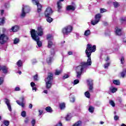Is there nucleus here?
<instances>
[{
    "label": "nucleus",
    "mask_w": 126,
    "mask_h": 126,
    "mask_svg": "<svg viewBox=\"0 0 126 126\" xmlns=\"http://www.w3.org/2000/svg\"><path fill=\"white\" fill-rule=\"evenodd\" d=\"M80 64L81 65L77 66L75 69L77 78H80L81 75H82V73H83L84 68H85L86 66L91 65V64H92V62H83L80 63Z\"/></svg>",
    "instance_id": "nucleus-1"
},
{
    "label": "nucleus",
    "mask_w": 126,
    "mask_h": 126,
    "mask_svg": "<svg viewBox=\"0 0 126 126\" xmlns=\"http://www.w3.org/2000/svg\"><path fill=\"white\" fill-rule=\"evenodd\" d=\"M96 51V45H93L91 44H88L87 45V48L85 50L86 55L88 58V62L91 61V54L92 53L95 52Z\"/></svg>",
    "instance_id": "nucleus-2"
},
{
    "label": "nucleus",
    "mask_w": 126,
    "mask_h": 126,
    "mask_svg": "<svg viewBox=\"0 0 126 126\" xmlns=\"http://www.w3.org/2000/svg\"><path fill=\"white\" fill-rule=\"evenodd\" d=\"M53 80H54V74L52 72H49L47 77L45 79L46 89L51 88L53 85Z\"/></svg>",
    "instance_id": "nucleus-3"
},
{
    "label": "nucleus",
    "mask_w": 126,
    "mask_h": 126,
    "mask_svg": "<svg viewBox=\"0 0 126 126\" xmlns=\"http://www.w3.org/2000/svg\"><path fill=\"white\" fill-rule=\"evenodd\" d=\"M31 34L32 39L36 42L38 47H42L43 43L40 41V37L35 34V30L32 29L31 31Z\"/></svg>",
    "instance_id": "nucleus-4"
},
{
    "label": "nucleus",
    "mask_w": 126,
    "mask_h": 126,
    "mask_svg": "<svg viewBox=\"0 0 126 126\" xmlns=\"http://www.w3.org/2000/svg\"><path fill=\"white\" fill-rule=\"evenodd\" d=\"M73 28L71 26H67L62 29V32L63 35H68L71 33Z\"/></svg>",
    "instance_id": "nucleus-5"
},
{
    "label": "nucleus",
    "mask_w": 126,
    "mask_h": 126,
    "mask_svg": "<svg viewBox=\"0 0 126 126\" xmlns=\"http://www.w3.org/2000/svg\"><path fill=\"white\" fill-rule=\"evenodd\" d=\"M9 38L7 35L4 33L1 34L0 35V45H4L6 43H7Z\"/></svg>",
    "instance_id": "nucleus-6"
},
{
    "label": "nucleus",
    "mask_w": 126,
    "mask_h": 126,
    "mask_svg": "<svg viewBox=\"0 0 126 126\" xmlns=\"http://www.w3.org/2000/svg\"><path fill=\"white\" fill-rule=\"evenodd\" d=\"M101 18H102V15L100 13L96 14L94 17L95 20L91 21V24L92 25H96V24L99 23Z\"/></svg>",
    "instance_id": "nucleus-7"
},
{
    "label": "nucleus",
    "mask_w": 126,
    "mask_h": 126,
    "mask_svg": "<svg viewBox=\"0 0 126 126\" xmlns=\"http://www.w3.org/2000/svg\"><path fill=\"white\" fill-rule=\"evenodd\" d=\"M32 2L34 3L35 5H37V11L38 13H40V12L42 11V8L43 7V6L41 3H40V2H39V0H32Z\"/></svg>",
    "instance_id": "nucleus-8"
},
{
    "label": "nucleus",
    "mask_w": 126,
    "mask_h": 126,
    "mask_svg": "<svg viewBox=\"0 0 126 126\" xmlns=\"http://www.w3.org/2000/svg\"><path fill=\"white\" fill-rule=\"evenodd\" d=\"M34 34L35 35H37L39 37V36H41L44 35V32L43 31V28H42V27H38L37 28V31H35L34 30Z\"/></svg>",
    "instance_id": "nucleus-9"
},
{
    "label": "nucleus",
    "mask_w": 126,
    "mask_h": 126,
    "mask_svg": "<svg viewBox=\"0 0 126 126\" xmlns=\"http://www.w3.org/2000/svg\"><path fill=\"white\" fill-rule=\"evenodd\" d=\"M53 14V10L51 7H47L44 12V15L45 17L51 16Z\"/></svg>",
    "instance_id": "nucleus-10"
},
{
    "label": "nucleus",
    "mask_w": 126,
    "mask_h": 126,
    "mask_svg": "<svg viewBox=\"0 0 126 126\" xmlns=\"http://www.w3.org/2000/svg\"><path fill=\"white\" fill-rule=\"evenodd\" d=\"M88 86H89V90L90 92H93V81L92 80H87Z\"/></svg>",
    "instance_id": "nucleus-11"
},
{
    "label": "nucleus",
    "mask_w": 126,
    "mask_h": 126,
    "mask_svg": "<svg viewBox=\"0 0 126 126\" xmlns=\"http://www.w3.org/2000/svg\"><path fill=\"white\" fill-rule=\"evenodd\" d=\"M21 100V103H20V101L19 100H16V102L19 105V106H21L22 108H24L25 107V104H24V100H25V97L24 96H22L20 98Z\"/></svg>",
    "instance_id": "nucleus-12"
},
{
    "label": "nucleus",
    "mask_w": 126,
    "mask_h": 126,
    "mask_svg": "<svg viewBox=\"0 0 126 126\" xmlns=\"http://www.w3.org/2000/svg\"><path fill=\"white\" fill-rule=\"evenodd\" d=\"M1 70L4 74H7L8 73V68L5 65H0V71Z\"/></svg>",
    "instance_id": "nucleus-13"
},
{
    "label": "nucleus",
    "mask_w": 126,
    "mask_h": 126,
    "mask_svg": "<svg viewBox=\"0 0 126 126\" xmlns=\"http://www.w3.org/2000/svg\"><path fill=\"white\" fill-rule=\"evenodd\" d=\"M4 102L7 106V108H8L9 111L11 112V105H10V102L9 101V99H7V98H5Z\"/></svg>",
    "instance_id": "nucleus-14"
},
{
    "label": "nucleus",
    "mask_w": 126,
    "mask_h": 126,
    "mask_svg": "<svg viewBox=\"0 0 126 126\" xmlns=\"http://www.w3.org/2000/svg\"><path fill=\"white\" fill-rule=\"evenodd\" d=\"M66 10H67V11H70V10H71V11H74V10H75V7L71 5H67L66 8Z\"/></svg>",
    "instance_id": "nucleus-15"
},
{
    "label": "nucleus",
    "mask_w": 126,
    "mask_h": 126,
    "mask_svg": "<svg viewBox=\"0 0 126 126\" xmlns=\"http://www.w3.org/2000/svg\"><path fill=\"white\" fill-rule=\"evenodd\" d=\"M115 34L118 36H121L122 35V29H119L118 27H116L115 28Z\"/></svg>",
    "instance_id": "nucleus-16"
},
{
    "label": "nucleus",
    "mask_w": 126,
    "mask_h": 126,
    "mask_svg": "<svg viewBox=\"0 0 126 126\" xmlns=\"http://www.w3.org/2000/svg\"><path fill=\"white\" fill-rule=\"evenodd\" d=\"M19 30V26L15 25L10 29V32H17Z\"/></svg>",
    "instance_id": "nucleus-17"
},
{
    "label": "nucleus",
    "mask_w": 126,
    "mask_h": 126,
    "mask_svg": "<svg viewBox=\"0 0 126 126\" xmlns=\"http://www.w3.org/2000/svg\"><path fill=\"white\" fill-rule=\"evenodd\" d=\"M27 9H28V10H30L29 7L26 6V7H25V8L23 7L21 16H22L23 17H24V16H25V15H26V13H25V11H26V10H27Z\"/></svg>",
    "instance_id": "nucleus-18"
},
{
    "label": "nucleus",
    "mask_w": 126,
    "mask_h": 126,
    "mask_svg": "<svg viewBox=\"0 0 126 126\" xmlns=\"http://www.w3.org/2000/svg\"><path fill=\"white\" fill-rule=\"evenodd\" d=\"M57 4L58 11V12H61V9H62V7H63L62 2L58 1Z\"/></svg>",
    "instance_id": "nucleus-19"
},
{
    "label": "nucleus",
    "mask_w": 126,
    "mask_h": 126,
    "mask_svg": "<svg viewBox=\"0 0 126 126\" xmlns=\"http://www.w3.org/2000/svg\"><path fill=\"white\" fill-rule=\"evenodd\" d=\"M72 126H82V121L79 120L75 123Z\"/></svg>",
    "instance_id": "nucleus-20"
},
{
    "label": "nucleus",
    "mask_w": 126,
    "mask_h": 126,
    "mask_svg": "<svg viewBox=\"0 0 126 126\" xmlns=\"http://www.w3.org/2000/svg\"><path fill=\"white\" fill-rule=\"evenodd\" d=\"M120 23L123 24V23H126V17L124 16L120 18Z\"/></svg>",
    "instance_id": "nucleus-21"
},
{
    "label": "nucleus",
    "mask_w": 126,
    "mask_h": 126,
    "mask_svg": "<svg viewBox=\"0 0 126 126\" xmlns=\"http://www.w3.org/2000/svg\"><path fill=\"white\" fill-rule=\"evenodd\" d=\"M65 119L67 122H68L71 120V114L70 113L67 114L66 116L65 117Z\"/></svg>",
    "instance_id": "nucleus-22"
},
{
    "label": "nucleus",
    "mask_w": 126,
    "mask_h": 126,
    "mask_svg": "<svg viewBox=\"0 0 126 126\" xmlns=\"http://www.w3.org/2000/svg\"><path fill=\"white\" fill-rule=\"evenodd\" d=\"M45 110L48 113H52L53 112V109L51 106H48L45 108Z\"/></svg>",
    "instance_id": "nucleus-23"
},
{
    "label": "nucleus",
    "mask_w": 126,
    "mask_h": 126,
    "mask_svg": "<svg viewBox=\"0 0 126 126\" xmlns=\"http://www.w3.org/2000/svg\"><path fill=\"white\" fill-rule=\"evenodd\" d=\"M110 91H111V93H116L118 91V88L115 87L110 88Z\"/></svg>",
    "instance_id": "nucleus-24"
},
{
    "label": "nucleus",
    "mask_w": 126,
    "mask_h": 126,
    "mask_svg": "<svg viewBox=\"0 0 126 126\" xmlns=\"http://www.w3.org/2000/svg\"><path fill=\"white\" fill-rule=\"evenodd\" d=\"M59 107L61 110H63L65 108V103L64 102L61 103L59 104Z\"/></svg>",
    "instance_id": "nucleus-25"
},
{
    "label": "nucleus",
    "mask_w": 126,
    "mask_h": 126,
    "mask_svg": "<svg viewBox=\"0 0 126 126\" xmlns=\"http://www.w3.org/2000/svg\"><path fill=\"white\" fill-rule=\"evenodd\" d=\"M120 74L121 75V77H123L124 78V77H125V76H126V68L125 69H124L123 71L120 73Z\"/></svg>",
    "instance_id": "nucleus-26"
},
{
    "label": "nucleus",
    "mask_w": 126,
    "mask_h": 126,
    "mask_svg": "<svg viewBox=\"0 0 126 126\" xmlns=\"http://www.w3.org/2000/svg\"><path fill=\"white\" fill-rule=\"evenodd\" d=\"M113 83L115 85H120L121 82H120V80H114L113 81Z\"/></svg>",
    "instance_id": "nucleus-27"
},
{
    "label": "nucleus",
    "mask_w": 126,
    "mask_h": 126,
    "mask_svg": "<svg viewBox=\"0 0 126 126\" xmlns=\"http://www.w3.org/2000/svg\"><path fill=\"white\" fill-rule=\"evenodd\" d=\"M17 65H18V66L19 67H21L22 66V64H23V63H22V61L21 60H19L17 63H16Z\"/></svg>",
    "instance_id": "nucleus-28"
},
{
    "label": "nucleus",
    "mask_w": 126,
    "mask_h": 126,
    "mask_svg": "<svg viewBox=\"0 0 126 126\" xmlns=\"http://www.w3.org/2000/svg\"><path fill=\"white\" fill-rule=\"evenodd\" d=\"M52 60H53V57H48L46 59V62L48 63V64H50L51 63H52Z\"/></svg>",
    "instance_id": "nucleus-29"
},
{
    "label": "nucleus",
    "mask_w": 126,
    "mask_h": 126,
    "mask_svg": "<svg viewBox=\"0 0 126 126\" xmlns=\"http://www.w3.org/2000/svg\"><path fill=\"white\" fill-rule=\"evenodd\" d=\"M5 18L3 17L2 18H0V25H2V24H4L5 21Z\"/></svg>",
    "instance_id": "nucleus-30"
},
{
    "label": "nucleus",
    "mask_w": 126,
    "mask_h": 126,
    "mask_svg": "<svg viewBox=\"0 0 126 126\" xmlns=\"http://www.w3.org/2000/svg\"><path fill=\"white\" fill-rule=\"evenodd\" d=\"M45 17L46 18V20L47 22H49V23H51V22H53V18H51L50 16Z\"/></svg>",
    "instance_id": "nucleus-31"
},
{
    "label": "nucleus",
    "mask_w": 126,
    "mask_h": 126,
    "mask_svg": "<svg viewBox=\"0 0 126 126\" xmlns=\"http://www.w3.org/2000/svg\"><path fill=\"white\" fill-rule=\"evenodd\" d=\"M90 34H91V32H90V31L89 30L85 31V32H84L85 36H89V35H90Z\"/></svg>",
    "instance_id": "nucleus-32"
},
{
    "label": "nucleus",
    "mask_w": 126,
    "mask_h": 126,
    "mask_svg": "<svg viewBox=\"0 0 126 126\" xmlns=\"http://www.w3.org/2000/svg\"><path fill=\"white\" fill-rule=\"evenodd\" d=\"M3 124L4 126H9V121L8 120H4L3 121Z\"/></svg>",
    "instance_id": "nucleus-33"
},
{
    "label": "nucleus",
    "mask_w": 126,
    "mask_h": 126,
    "mask_svg": "<svg viewBox=\"0 0 126 126\" xmlns=\"http://www.w3.org/2000/svg\"><path fill=\"white\" fill-rule=\"evenodd\" d=\"M89 112L90 113H94V107L93 106H90L89 107Z\"/></svg>",
    "instance_id": "nucleus-34"
},
{
    "label": "nucleus",
    "mask_w": 126,
    "mask_h": 126,
    "mask_svg": "<svg viewBox=\"0 0 126 126\" xmlns=\"http://www.w3.org/2000/svg\"><path fill=\"white\" fill-rule=\"evenodd\" d=\"M113 5L115 8H117V7L120 6V4L118 2H113Z\"/></svg>",
    "instance_id": "nucleus-35"
},
{
    "label": "nucleus",
    "mask_w": 126,
    "mask_h": 126,
    "mask_svg": "<svg viewBox=\"0 0 126 126\" xmlns=\"http://www.w3.org/2000/svg\"><path fill=\"white\" fill-rule=\"evenodd\" d=\"M52 46H53V42L50 40H49L48 44V48H52Z\"/></svg>",
    "instance_id": "nucleus-36"
},
{
    "label": "nucleus",
    "mask_w": 126,
    "mask_h": 126,
    "mask_svg": "<svg viewBox=\"0 0 126 126\" xmlns=\"http://www.w3.org/2000/svg\"><path fill=\"white\" fill-rule=\"evenodd\" d=\"M85 95L87 98H90V93L89 92L87 91L85 93Z\"/></svg>",
    "instance_id": "nucleus-37"
},
{
    "label": "nucleus",
    "mask_w": 126,
    "mask_h": 126,
    "mask_svg": "<svg viewBox=\"0 0 126 126\" xmlns=\"http://www.w3.org/2000/svg\"><path fill=\"white\" fill-rule=\"evenodd\" d=\"M104 12H107V9L104 8H101L100 9V13H104Z\"/></svg>",
    "instance_id": "nucleus-38"
},
{
    "label": "nucleus",
    "mask_w": 126,
    "mask_h": 126,
    "mask_svg": "<svg viewBox=\"0 0 126 126\" xmlns=\"http://www.w3.org/2000/svg\"><path fill=\"white\" fill-rule=\"evenodd\" d=\"M33 79L34 81H38L39 80V79H38V74H35L33 76Z\"/></svg>",
    "instance_id": "nucleus-39"
},
{
    "label": "nucleus",
    "mask_w": 126,
    "mask_h": 126,
    "mask_svg": "<svg viewBox=\"0 0 126 126\" xmlns=\"http://www.w3.org/2000/svg\"><path fill=\"white\" fill-rule=\"evenodd\" d=\"M109 104L112 106V107H115V106H116V104H115V102L113 100H110Z\"/></svg>",
    "instance_id": "nucleus-40"
},
{
    "label": "nucleus",
    "mask_w": 126,
    "mask_h": 126,
    "mask_svg": "<svg viewBox=\"0 0 126 126\" xmlns=\"http://www.w3.org/2000/svg\"><path fill=\"white\" fill-rule=\"evenodd\" d=\"M21 116L23 118H25L26 117V111H23L21 112Z\"/></svg>",
    "instance_id": "nucleus-41"
},
{
    "label": "nucleus",
    "mask_w": 126,
    "mask_h": 126,
    "mask_svg": "<svg viewBox=\"0 0 126 126\" xmlns=\"http://www.w3.org/2000/svg\"><path fill=\"white\" fill-rule=\"evenodd\" d=\"M18 43H19V39L18 38H15L14 40V44L15 45H16V44H18Z\"/></svg>",
    "instance_id": "nucleus-42"
},
{
    "label": "nucleus",
    "mask_w": 126,
    "mask_h": 126,
    "mask_svg": "<svg viewBox=\"0 0 126 126\" xmlns=\"http://www.w3.org/2000/svg\"><path fill=\"white\" fill-rule=\"evenodd\" d=\"M120 61L122 64H124V63H125V58L123 56L121 57Z\"/></svg>",
    "instance_id": "nucleus-43"
},
{
    "label": "nucleus",
    "mask_w": 126,
    "mask_h": 126,
    "mask_svg": "<svg viewBox=\"0 0 126 126\" xmlns=\"http://www.w3.org/2000/svg\"><path fill=\"white\" fill-rule=\"evenodd\" d=\"M78 83H79V80L76 79V80H74V82H73L74 85H76V84H78Z\"/></svg>",
    "instance_id": "nucleus-44"
},
{
    "label": "nucleus",
    "mask_w": 126,
    "mask_h": 126,
    "mask_svg": "<svg viewBox=\"0 0 126 126\" xmlns=\"http://www.w3.org/2000/svg\"><path fill=\"white\" fill-rule=\"evenodd\" d=\"M25 124H28L29 123V118L28 117H26L24 120Z\"/></svg>",
    "instance_id": "nucleus-45"
},
{
    "label": "nucleus",
    "mask_w": 126,
    "mask_h": 126,
    "mask_svg": "<svg viewBox=\"0 0 126 126\" xmlns=\"http://www.w3.org/2000/svg\"><path fill=\"white\" fill-rule=\"evenodd\" d=\"M110 66V63H107L104 64V68H108L109 66Z\"/></svg>",
    "instance_id": "nucleus-46"
},
{
    "label": "nucleus",
    "mask_w": 126,
    "mask_h": 126,
    "mask_svg": "<svg viewBox=\"0 0 126 126\" xmlns=\"http://www.w3.org/2000/svg\"><path fill=\"white\" fill-rule=\"evenodd\" d=\"M69 77V75L68 74H65L64 76H63V79H66V78H68Z\"/></svg>",
    "instance_id": "nucleus-47"
},
{
    "label": "nucleus",
    "mask_w": 126,
    "mask_h": 126,
    "mask_svg": "<svg viewBox=\"0 0 126 126\" xmlns=\"http://www.w3.org/2000/svg\"><path fill=\"white\" fill-rule=\"evenodd\" d=\"M62 72L61 71L56 70L55 72V75H60Z\"/></svg>",
    "instance_id": "nucleus-48"
},
{
    "label": "nucleus",
    "mask_w": 126,
    "mask_h": 126,
    "mask_svg": "<svg viewBox=\"0 0 126 126\" xmlns=\"http://www.w3.org/2000/svg\"><path fill=\"white\" fill-rule=\"evenodd\" d=\"M3 78L2 77H0V85H1V84H2V83H3Z\"/></svg>",
    "instance_id": "nucleus-49"
},
{
    "label": "nucleus",
    "mask_w": 126,
    "mask_h": 126,
    "mask_svg": "<svg viewBox=\"0 0 126 126\" xmlns=\"http://www.w3.org/2000/svg\"><path fill=\"white\" fill-rule=\"evenodd\" d=\"M31 86L32 87H34L35 86H36V84H35V83H34L33 82H32L31 83Z\"/></svg>",
    "instance_id": "nucleus-50"
},
{
    "label": "nucleus",
    "mask_w": 126,
    "mask_h": 126,
    "mask_svg": "<svg viewBox=\"0 0 126 126\" xmlns=\"http://www.w3.org/2000/svg\"><path fill=\"white\" fill-rule=\"evenodd\" d=\"M35 124H36V121L35 119H33L32 121V126H35Z\"/></svg>",
    "instance_id": "nucleus-51"
},
{
    "label": "nucleus",
    "mask_w": 126,
    "mask_h": 126,
    "mask_svg": "<svg viewBox=\"0 0 126 126\" xmlns=\"http://www.w3.org/2000/svg\"><path fill=\"white\" fill-rule=\"evenodd\" d=\"M51 38H52V35L51 34L47 35V40H49V39H51Z\"/></svg>",
    "instance_id": "nucleus-52"
},
{
    "label": "nucleus",
    "mask_w": 126,
    "mask_h": 126,
    "mask_svg": "<svg viewBox=\"0 0 126 126\" xmlns=\"http://www.w3.org/2000/svg\"><path fill=\"white\" fill-rule=\"evenodd\" d=\"M118 120H119V116L118 115H115L114 116V120L115 121H118Z\"/></svg>",
    "instance_id": "nucleus-53"
},
{
    "label": "nucleus",
    "mask_w": 126,
    "mask_h": 126,
    "mask_svg": "<svg viewBox=\"0 0 126 126\" xmlns=\"http://www.w3.org/2000/svg\"><path fill=\"white\" fill-rule=\"evenodd\" d=\"M15 91H20V88L19 87H17L15 88Z\"/></svg>",
    "instance_id": "nucleus-54"
},
{
    "label": "nucleus",
    "mask_w": 126,
    "mask_h": 126,
    "mask_svg": "<svg viewBox=\"0 0 126 126\" xmlns=\"http://www.w3.org/2000/svg\"><path fill=\"white\" fill-rule=\"evenodd\" d=\"M70 101L74 103V102H75V98H74V97H71Z\"/></svg>",
    "instance_id": "nucleus-55"
},
{
    "label": "nucleus",
    "mask_w": 126,
    "mask_h": 126,
    "mask_svg": "<svg viewBox=\"0 0 126 126\" xmlns=\"http://www.w3.org/2000/svg\"><path fill=\"white\" fill-rule=\"evenodd\" d=\"M32 107H33V105H32V104L30 103L29 105V108L30 109H32Z\"/></svg>",
    "instance_id": "nucleus-56"
},
{
    "label": "nucleus",
    "mask_w": 126,
    "mask_h": 126,
    "mask_svg": "<svg viewBox=\"0 0 126 126\" xmlns=\"http://www.w3.org/2000/svg\"><path fill=\"white\" fill-rule=\"evenodd\" d=\"M68 55L69 56H70V55H73L72 52V51H68Z\"/></svg>",
    "instance_id": "nucleus-57"
},
{
    "label": "nucleus",
    "mask_w": 126,
    "mask_h": 126,
    "mask_svg": "<svg viewBox=\"0 0 126 126\" xmlns=\"http://www.w3.org/2000/svg\"><path fill=\"white\" fill-rule=\"evenodd\" d=\"M39 116H41V115H42V114H43V111L39 110Z\"/></svg>",
    "instance_id": "nucleus-58"
},
{
    "label": "nucleus",
    "mask_w": 126,
    "mask_h": 126,
    "mask_svg": "<svg viewBox=\"0 0 126 126\" xmlns=\"http://www.w3.org/2000/svg\"><path fill=\"white\" fill-rule=\"evenodd\" d=\"M32 90H34L35 91H37V88H36L35 87H32Z\"/></svg>",
    "instance_id": "nucleus-59"
},
{
    "label": "nucleus",
    "mask_w": 126,
    "mask_h": 126,
    "mask_svg": "<svg viewBox=\"0 0 126 126\" xmlns=\"http://www.w3.org/2000/svg\"><path fill=\"white\" fill-rule=\"evenodd\" d=\"M4 12V10H1V15H3Z\"/></svg>",
    "instance_id": "nucleus-60"
},
{
    "label": "nucleus",
    "mask_w": 126,
    "mask_h": 126,
    "mask_svg": "<svg viewBox=\"0 0 126 126\" xmlns=\"http://www.w3.org/2000/svg\"><path fill=\"white\" fill-rule=\"evenodd\" d=\"M44 93H45V94H48V90H45L43 91Z\"/></svg>",
    "instance_id": "nucleus-61"
},
{
    "label": "nucleus",
    "mask_w": 126,
    "mask_h": 126,
    "mask_svg": "<svg viewBox=\"0 0 126 126\" xmlns=\"http://www.w3.org/2000/svg\"><path fill=\"white\" fill-rule=\"evenodd\" d=\"M110 60V58L109 57H107L106 59H105V62H108Z\"/></svg>",
    "instance_id": "nucleus-62"
},
{
    "label": "nucleus",
    "mask_w": 126,
    "mask_h": 126,
    "mask_svg": "<svg viewBox=\"0 0 126 126\" xmlns=\"http://www.w3.org/2000/svg\"><path fill=\"white\" fill-rule=\"evenodd\" d=\"M5 31H6L5 29H2V32H3V33H4V32H5Z\"/></svg>",
    "instance_id": "nucleus-63"
},
{
    "label": "nucleus",
    "mask_w": 126,
    "mask_h": 126,
    "mask_svg": "<svg viewBox=\"0 0 126 126\" xmlns=\"http://www.w3.org/2000/svg\"><path fill=\"white\" fill-rule=\"evenodd\" d=\"M121 126H126V125L125 124H122L121 125Z\"/></svg>",
    "instance_id": "nucleus-64"
}]
</instances>
